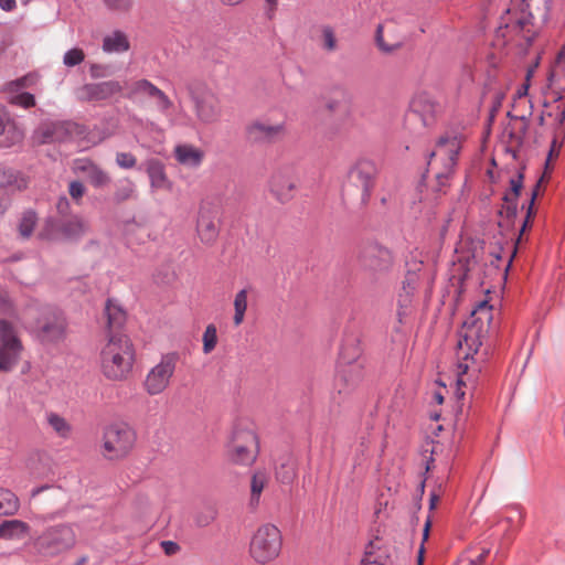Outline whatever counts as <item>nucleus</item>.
Masks as SVG:
<instances>
[{
    "label": "nucleus",
    "mask_w": 565,
    "mask_h": 565,
    "mask_svg": "<svg viewBox=\"0 0 565 565\" xmlns=\"http://www.w3.org/2000/svg\"><path fill=\"white\" fill-rule=\"evenodd\" d=\"M105 313L109 334L100 350V370L108 380L122 381L131 373L135 362L132 342L126 334L117 332L125 323L126 313L110 300L106 303Z\"/></svg>",
    "instance_id": "1"
},
{
    "label": "nucleus",
    "mask_w": 565,
    "mask_h": 565,
    "mask_svg": "<svg viewBox=\"0 0 565 565\" xmlns=\"http://www.w3.org/2000/svg\"><path fill=\"white\" fill-rule=\"evenodd\" d=\"M492 318L491 307L488 301H481L478 307L471 312V317L463 323L458 341L460 354H462V362L459 363V376L457 379V388L455 395L458 399L463 398L465 391L462 386L467 385L463 375L469 371L479 373L481 365L486 361L488 350H481L482 339L488 331V324Z\"/></svg>",
    "instance_id": "2"
},
{
    "label": "nucleus",
    "mask_w": 565,
    "mask_h": 565,
    "mask_svg": "<svg viewBox=\"0 0 565 565\" xmlns=\"http://www.w3.org/2000/svg\"><path fill=\"white\" fill-rule=\"evenodd\" d=\"M460 127H450L437 139L427 160V172L437 181V191H443L449 183L457 159L465 140Z\"/></svg>",
    "instance_id": "3"
},
{
    "label": "nucleus",
    "mask_w": 565,
    "mask_h": 565,
    "mask_svg": "<svg viewBox=\"0 0 565 565\" xmlns=\"http://www.w3.org/2000/svg\"><path fill=\"white\" fill-rule=\"evenodd\" d=\"M126 97L139 106H146L149 100H152L156 109L167 118L172 127L186 124L185 117L172 115V100L148 79H138L131 83L128 86Z\"/></svg>",
    "instance_id": "4"
},
{
    "label": "nucleus",
    "mask_w": 565,
    "mask_h": 565,
    "mask_svg": "<svg viewBox=\"0 0 565 565\" xmlns=\"http://www.w3.org/2000/svg\"><path fill=\"white\" fill-rule=\"evenodd\" d=\"M258 450V439L254 430L242 424L235 425L226 446L227 460L233 465L248 467L255 462Z\"/></svg>",
    "instance_id": "5"
},
{
    "label": "nucleus",
    "mask_w": 565,
    "mask_h": 565,
    "mask_svg": "<svg viewBox=\"0 0 565 565\" xmlns=\"http://www.w3.org/2000/svg\"><path fill=\"white\" fill-rule=\"evenodd\" d=\"M76 543V534L68 524H58L45 529L33 542L40 555L56 556L71 550Z\"/></svg>",
    "instance_id": "6"
},
{
    "label": "nucleus",
    "mask_w": 565,
    "mask_h": 565,
    "mask_svg": "<svg viewBox=\"0 0 565 565\" xmlns=\"http://www.w3.org/2000/svg\"><path fill=\"white\" fill-rule=\"evenodd\" d=\"M282 545L280 530L274 524H264L254 533L249 553L258 564H267L278 557Z\"/></svg>",
    "instance_id": "7"
},
{
    "label": "nucleus",
    "mask_w": 565,
    "mask_h": 565,
    "mask_svg": "<svg viewBox=\"0 0 565 565\" xmlns=\"http://www.w3.org/2000/svg\"><path fill=\"white\" fill-rule=\"evenodd\" d=\"M178 362V353L163 354L159 362L148 371L142 382L143 390L151 396L162 394L170 386Z\"/></svg>",
    "instance_id": "8"
},
{
    "label": "nucleus",
    "mask_w": 565,
    "mask_h": 565,
    "mask_svg": "<svg viewBox=\"0 0 565 565\" xmlns=\"http://www.w3.org/2000/svg\"><path fill=\"white\" fill-rule=\"evenodd\" d=\"M135 439L130 426L125 423L113 424L104 433L103 455L108 459L122 458L131 450Z\"/></svg>",
    "instance_id": "9"
},
{
    "label": "nucleus",
    "mask_w": 565,
    "mask_h": 565,
    "mask_svg": "<svg viewBox=\"0 0 565 565\" xmlns=\"http://www.w3.org/2000/svg\"><path fill=\"white\" fill-rule=\"evenodd\" d=\"M360 350L356 348L352 355L343 347L340 352V363L334 381V390L339 395H348L360 383L363 376L362 364L356 361Z\"/></svg>",
    "instance_id": "10"
},
{
    "label": "nucleus",
    "mask_w": 565,
    "mask_h": 565,
    "mask_svg": "<svg viewBox=\"0 0 565 565\" xmlns=\"http://www.w3.org/2000/svg\"><path fill=\"white\" fill-rule=\"evenodd\" d=\"M22 351L17 328L12 322L0 319V371H11L19 363Z\"/></svg>",
    "instance_id": "11"
},
{
    "label": "nucleus",
    "mask_w": 565,
    "mask_h": 565,
    "mask_svg": "<svg viewBox=\"0 0 565 565\" xmlns=\"http://www.w3.org/2000/svg\"><path fill=\"white\" fill-rule=\"evenodd\" d=\"M35 331L42 342H57L65 331L63 315L53 308H44L35 323Z\"/></svg>",
    "instance_id": "12"
},
{
    "label": "nucleus",
    "mask_w": 565,
    "mask_h": 565,
    "mask_svg": "<svg viewBox=\"0 0 565 565\" xmlns=\"http://www.w3.org/2000/svg\"><path fill=\"white\" fill-rule=\"evenodd\" d=\"M359 260L362 268L373 275L385 274L393 266L392 253L379 244L364 246L360 253Z\"/></svg>",
    "instance_id": "13"
},
{
    "label": "nucleus",
    "mask_w": 565,
    "mask_h": 565,
    "mask_svg": "<svg viewBox=\"0 0 565 565\" xmlns=\"http://www.w3.org/2000/svg\"><path fill=\"white\" fill-rule=\"evenodd\" d=\"M376 172L374 162L365 159L358 161L349 172V181L362 191V203H366L371 196Z\"/></svg>",
    "instance_id": "14"
},
{
    "label": "nucleus",
    "mask_w": 565,
    "mask_h": 565,
    "mask_svg": "<svg viewBox=\"0 0 565 565\" xmlns=\"http://www.w3.org/2000/svg\"><path fill=\"white\" fill-rule=\"evenodd\" d=\"M193 93L192 100L198 119L203 124H213L221 117V107L217 97L206 88H199Z\"/></svg>",
    "instance_id": "15"
},
{
    "label": "nucleus",
    "mask_w": 565,
    "mask_h": 565,
    "mask_svg": "<svg viewBox=\"0 0 565 565\" xmlns=\"http://www.w3.org/2000/svg\"><path fill=\"white\" fill-rule=\"evenodd\" d=\"M411 113L418 116L425 127L434 125L437 116L441 114V104L430 94L419 92L411 100Z\"/></svg>",
    "instance_id": "16"
},
{
    "label": "nucleus",
    "mask_w": 565,
    "mask_h": 565,
    "mask_svg": "<svg viewBox=\"0 0 565 565\" xmlns=\"http://www.w3.org/2000/svg\"><path fill=\"white\" fill-rule=\"evenodd\" d=\"M122 86L117 81L86 84L77 89V98L84 102H102L120 93Z\"/></svg>",
    "instance_id": "17"
},
{
    "label": "nucleus",
    "mask_w": 565,
    "mask_h": 565,
    "mask_svg": "<svg viewBox=\"0 0 565 565\" xmlns=\"http://www.w3.org/2000/svg\"><path fill=\"white\" fill-rule=\"evenodd\" d=\"M297 185L298 180L290 170L275 172L269 181L270 192L282 203L294 198Z\"/></svg>",
    "instance_id": "18"
},
{
    "label": "nucleus",
    "mask_w": 565,
    "mask_h": 565,
    "mask_svg": "<svg viewBox=\"0 0 565 565\" xmlns=\"http://www.w3.org/2000/svg\"><path fill=\"white\" fill-rule=\"evenodd\" d=\"M76 128L72 122H44L35 131L34 138L40 143L63 141Z\"/></svg>",
    "instance_id": "19"
},
{
    "label": "nucleus",
    "mask_w": 565,
    "mask_h": 565,
    "mask_svg": "<svg viewBox=\"0 0 565 565\" xmlns=\"http://www.w3.org/2000/svg\"><path fill=\"white\" fill-rule=\"evenodd\" d=\"M285 125L255 120L246 128V134L254 142H273L284 134Z\"/></svg>",
    "instance_id": "20"
},
{
    "label": "nucleus",
    "mask_w": 565,
    "mask_h": 565,
    "mask_svg": "<svg viewBox=\"0 0 565 565\" xmlns=\"http://www.w3.org/2000/svg\"><path fill=\"white\" fill-rule=\"evenodd\" d=\"M547 81L553 99L557 102L565 98V43Z\"/></svg>",
    "instance_id": "21"
},
{
    "label": "nucleus",
    "mask_w": 565,
    "mask_h": 565,
    "mask_svg": "<svg viewBox=\"0 0 565 565\" xmlns=\"http://www.w3.org/2000/svg\"><path fill=\"white\" fill-rule=\"evenodd\" d=\"M74 170L83 173L95 188H103L110 181L109 175L88 159H78L74 163Z\"/></svg>",
    "instance_id": "22"
},
{
    "label": "nucleus",
    "mask_w": 565,
    "mask_h": 565,
    "mask_svg": "<svg viewBox=\"0 0 565 565\" xmlns=\"http://www.w3.org/2000/svg\"><path fill=\"white\" fill-rule=\"evenodd\" d=\"M196 231L200 239L204 244H212L216 239L218 235V227L215 222V216L210 209L200 210Z\"/></svg>",
    "instance_id": "23"
},
{
    "label": "nucleus",
    "mask_w": 565,
    "mask_h": 565,
    "mask_svg": "<svg viewBox=\"0 0 565 565\" xmlns=\"http://www.w3.org/2000/svg\"><path fill=\"white\" fill-rule=\"evenodd\" d=\"M175 160L188 168H198L201 166L204 152L189 143L178 145L174 148Z\"/></svg>",
    "instance_id": "24"
},
{
    "label": "nucleus",
    "mask_w": 565,
    "mask_h": 565,
    "mask_svg": "<svg viewBox=\"0 0 565 565\" xmlns=\"http://www.w3.org/2000/svg\"><path fill=\"white\" fill-rule=\"evenodd\" d=\"M523 186V174L519 173L515 178L510 180V193L503 196L504 204L500 211L501 215L513 217L518 212V198Z\"/></svg>",
    "instance_id": "25"
},
{
    "label": "nucleus",
    "mask_w": 565,
    "mask_h": 565,
    "mask_svg": "<svg viewBox=\"0 0 565 565\" xmlns=\"http://www.w3.org/2000/svg\"><path fill=\"white\" fill-rule=\"evenodd\" d=\"M146 170L150 179V185L156 190H170L171 182L169 181L164 166L157 159H150L146 163Z\"/></svg>",
    "instance_id": "26"
},
{
    "label": "nucleus",
    "mask_w": 565,
    "mask_h": 565,
    "mask_svg": "<svg viewBox=\"0 0 565 565\" xmlns=\"http://www.w3.org/2000/svg\"><path fill=\"white\" fill-rule=\"evenodd\" d=\"M29 180L20 171L0 167V188L10 191H22L28 188Z\"/></svg>",
    "instance_id": "27"
},
{
    "label": "nucleus",
    "mask_w": 565,
    "mask_h": 565,
    "mask_svg": "<svg viewBox=\"0 0 565 565\" xmlns=\"http://www.w3.org/2000/svg\"><path fill=\"white\" fill-rule=\"evenodd\" d=\"M30 526L28 523L12 519L0 523V539L2 540H21L29 534Z\"/></svg>",
    "instance_id": "28"
},
{
    "label": "nucleus",
    "mask_w": 565,
    "mask_h": 565,
    "mask_svg": "<svg viewBox=\"0 0 565 565\" xmlns=\"http://www.w3.org/2000/svg\"><path fill=\"white\" fill-rule=\"evenodd\" d=\"M296 460L291 455H285L276 467V478L279 482L289 484L296 478Z\"/></svg>",
    "instance_id": "29"
},
{
    "label": "nucleus",
    "mask_w": 565,
    "mask_h": 565,
    "mask_svg": "<svg viewBox=\"0 0 565 565\" xmlns=\"http://www.w3.org/2000/svg\"><path fill=\"white\" fill-rule=\"evenodd\" d=\"M45 419L47 425L60 438L68 439L72 436V425L60 414L47 412L45 414Z\"/></svg>",
    "instance_id": "30"
},
{
    "label": "nucleus",
    "mask_w": 565,
    "mask_h": 565,
    "mask_svg": "<svg viewBox=\"0 0 565 565\" xmlns=\"http://www.w3.org/2000/svg\"><path fill=\"white\" fill-rule=\"evenodd\" d=\"M88 230V223L79 216H74L62 225V233L70 239L81 238Z\"/></svg>",
    "instance_id": "31"
},
{
    "label": "nucleus",
    "mask_w": 565,
    "mask_h": 565,
    "mask_svg": "<svg viewBox=\"0 0 565 565\" xmlns=\"http://www.w3.org/2000/svg\"><path fill=\"white\" fill-rule=\"evenodd\" d=\"M234 306V316L233 323L238 327L243 323L245 319V313L248 306V290L246 288L239 290L233 301Z\"/></svg>",
    "instance_id": "32"
},
{
    "label": "nucleus",
    "mask_w": 565,
    "mask_h": 565,
    "mask_svg": "<svg viewBox=\"0 0 565 565\" xmlns=\"http://www.w3.org/2000/svg\"><path fill=\"white\" fill-rule=\"evenodd\" d=\"M18 510V497L13 492L0 488V515H13Z\"/></svg>",
    "instance_id": "33"
},
{
    "label": "nucleus",
    "mask_w": 565,
    "mask_h": 565,
    "mask_svg": "<svg viewBox=\"0 0 565 565\" xmlns=\"http://www.w3.org/2000/svg\"><path fill=\"white\" fill-rule=\"evenodd\" d=\"M267 483L266 473L257 471L253 475L250 481V504L257 505L259 502L260 494Z\"/></svg>",
    "instance_id": "34"
},
{
    "label": "nucleus",
    "mask_w": 565,
    "mask_h": 565,
    "mask_svg": "<svg viewBox=\"0 0 565 565\" xmlns=\"http://www.w3.org/2000/svg\"><path fill=\"white\" fill-rule=\"evenodd\" d=\"M376 47L385 55H394L404 43L396 38H375Z\"/></svg>",
    "instance_id": "35"
},
{
    "label": "nucleus",
    "mask_w": 565,
    "mask_h": 565,
    "mask_svg": "<svg viewBox=\"0 0 565 565\" xmlns=\"http://www.w3.org/2000/svg\"><path fill=\"white\" fill-rule=\"evenodd\" d=\"M38 222L36 213L33 210L23 212L19 224V232L21 236L28 238L33 233L34 226Z\"/></svg>",
    "instance_id": "36"
},
{
    "label": "nucleus",
    "mask_w": 565,
    "mask_h": 565,
    "mask_svg": "<svg viewBox=\"0 0 565 565\" xmlns=\"http://www.w3.org/2000/svg\"><path fill=\"white\" fill-rule=\"evenodd\" d=\"M416 286H417L416 275L407 273V276H406L405 280L403 281V287H402L403 292L399 295L401 306L406 307L409 303L411 298L414 295V291L416 289Z\"/></svg>",
    "instance_id": "37"
},
{
    "label": "nucleus",
    "mask_w": 565,
    "mask_h": 565,
    "mask_svg": "<svg viewBox=\"0 0 565 565\" xmlns=\"http://www.w3.org/2000/svg\"><path fill=\"white\" fill-rule=\"evenodd\" d=\"M104 51L108 53H120L129 49L127 38H104Z\"/></svg>",
    "instance_id": "38"
},
{
    "label": "nucleus",
    "mask_w": 565,
    "mask_h": 565,
    "mask_svg": "<svg viewBox=\"0 0 565 565\" xmlns=\"http://www.w3.org/2000/svg\"><path fill=\"white\" fill-rule=\"evenodd\" d=\"M202 341H203V352L205 354L211 353L215 349L216 343H217V330L214 324L211 323L205 328L203 337H202Z\"/></svg>",
    "instance_id": "39"
},
{
    "label": "nucleus",
    "mask_w": 565,
    "mask_h": 565,
    "mask_svg": "<svg viewBox=\"0 0 565 565\" xmlns=\"http://www.w3.org/2000/svg\"><path fill=\"white\" fill-rule=\"evenodd\" d=\"M135 183L128 179L120 181L116 192L115 199L117 201H126L132 196L135 193Z\"/></svg>",
    "instance_id": "40"
},
{
    "label": "nucleus",
    "mask_w": 565,
    "mask_h": 565,
    "mask_svg": "<svg viewBox=\"0 0 565 565\" xmlns=\"http://www.w3.org/2000/svg\"><path fill=\"white\" fill-rule=\"evenodd\" d=\"M423 264L424 260L422 258V253L417 249L411 252L409 256L406 258L407 273L416 275V273L420 270Z\"/></svg>",
    "instance_id": "41"
},
{
    "label": "nucleus",
    "mask_w": 565,
    "mask_h": 565,
    "mask_svg": "<svg viewBox=\"0 0 565 565\" xmlns=\"http://www.w3.org/2000/svg\"><path fill=\"white\" fill-rule=\"evenodd\" d=\"M0 313L15 317L14 303L11 300L9 294L3 289H0Z\"/></svg>",
    "instance_id": "42"
},
{
    "label": "nucleus",
    "mask_w": 565,
    "mask_h": 565,
    "mask_svg": "<svg viewBox=\"0 0 565 565\" xmlns=\"http://www.w3.org/2000/svg\"><path fill=\"white\" fill-rule=\"evenodd\" d=\"M107 9L116 12H127L131 9L134 0H103Z\"/></svg>",
    "instance_id": "43"
},
{
    "label": "nucleus",
    "mask_w": 565,
    "mask_h": 565,
    "mask_svg": "<svg viewBox=\"0 0 565 565\" xmlns=\"http://www.w3.org/2000/svg\"><path fill=\"white\" fill-rule=\"evenodd\" d=\"M10 103L13 105L21 106L23 108H29L34 106L35 100L34 96L30 93H21L10 97Z\"/></svg>",
    "instance_id": "44"
},
{
    "label": "nucleus",
    "mask_w": 565,
    "mask_h": 565,
    "mask_svg": "<svg viewBox=\"0 0 565 565\" xmlns=\"http://www.w3.org/2000/svg\"><path fill=\"white\" fill-rule=\"evenodd\" d=\"M84 60V53L79 49L68 50L64 54L63 62L66 66H75Z\"/></svg>",
    "instance_id": "45"
},
{
    "label": "nucleus",
    "mask_w": 565,
    "mask_h": 565,
    "mask_svg": "<svg viewBox=\"0 0 565 565\" xmlns=\"http://www.w3.org/2000/svg\"><path fill=\"white\" fill-rule=\"evenodd\" d=\"M116 162L120 168L131 169L136 166V158L129 152H118L116 154Z\"/></svg>",
    "instance_id": "46"
},
{
    "label": "nucleus",
    "mask_w": 565,
    "mask_h": 565,
    "mask_svg": "<svg viewBox=\"0 0 565 565\" xmlns=\"http://www.w3.org/2000/svg\"><path fill=\"white\" fill-rule=\"evenodd\" d=\"M38 75L36 74H28L19 79H17L15 82H12L11 83V87H15L17 89L21 88V87H29V86H32V85H35L38 83Z\"/></svg>",
    "instance_id": "47"
},
{
    "label": "nucleus",
    "mask_w": 565,
    "mask_h": 565,
    "mask_svg": "<svg viewBox=\"0 0 565 565\" xmlns=\"http://www.w3.org/2000/svg\"><path fill=\"white\" fill-rule=\"evenodd\" d=\"M89 73H90V76L94 78L105 77V76H109L113 74L110 67L104 66V65H98V64L92 65Z\"/></svg>",
    "instance_id": "48"
},
{
    "label": "nucleus",
    "mask_w": 565,
    "mask_h": 565,
    "mask_svg": "<svg viewBox=\"0 0 565 565\" xmlns=\"http://www.w3.org/2000/svg\"><path fill=\"white\" fill-rule=\"evenodd\" d=\"M68 192L73 199L78 200L83 196V194L85 192V188L82 182L72 181L70 183Z\"/></svg>",
    "instance_id": "49"
},
{
    "label": "nucleus",
    "mask_w": 565,
    "mask_h": 565,
    "mask_svg": "<svg viewBox=\"0 0 565 565\" xmlns=\"http://www.w3.org/2000/svg\"><path fill=\"white\" fill-rule=\"evenodd\" d=\"M441 493H443L441 484H439L436 489H434L430 492V495H429V510L436 509V507H437V504L439 502Z\"/></svg>",
    "instance_id": "50"
},
{
    "label": "nucleus",
    "mask_w": 565,
    "mask_h": 565,
    "mask_svg": "<svg viewBox=\"0 0 565 565\" xmlns=\"http://www.w3.org/2000/svg\"><path fill=\"white\" fill-rule=\"evenodd\" d=\"M542 180H543V177L536 182L535 189L540 188ZM536 195H537L536 190H533L532 195H531V201H530L526 218L530 217V214L532 212V206H533V203H534V200H535ZM526 225H527V220L524 221V223L522 225V228H521V232H523L525 230Z\"/></svg>",
    "instance_id": "51"
},
{
    "label": "nucleus",
    "mask_w": 565,
    "mask_h": 565,
    "mask_svg": "<svg viewBox=\"0 0 565 565\" xmlns=\"http://www.w3.org/2000/svg\"><path fill=\"white\" fill-rule=\"evenodd\" d=\"M161 546L167 555H172L179 550V545L172 541H163Z\"/></svg>",
    "instance_id": "52"
},
{
    "label": "nucleus",
    "mask_w": 565,
    "mask_h": 565,
    "mask_svg": "<svg viewBox=\"0 0 565 565\" xmlns=\"http://www.w3.org/2000/svg\"><path fill=\"white\" fill-rule=\"evenodd\" d=\"M530 19H532V13L531 12H525V9L522 8L521 10V17L518 18L516 20V24L521 28H524L529 22H530Z\"/></svg>",
    "instance_id": "53"
},
{
    "label": "nucleus",
    "mask_w": 565,
    "mask_h": 565,
    "mask_svg": "<svg viewBox=\"0 0 565 565\" xmlns=\"http://www.w3.org/2000/svg\"><path fill=\"white\" fill-rule=\"evenodd\" d=\"M531 74H532V71H529L527 74H526V82L518 89L516 96L519 98L527 95V90H529V87H530L529 79L531 77Z\"/></svg>",
    "instance_id": "54"
},
{
    "label": "nucleus",
    "mask_w": 565,
    "mask_h": 565,
    "mask_svg": "<svg viewBox=\"0 0 565 565\" xmlns=\"http://www.w3.org/2000/svg\"><path fill=\"white\" fill-rule=\"evenodd\" d=\"M490 553L489 548H484L480 555H478L476 558L469 561V565H481L483 564L486 557Z\"/></svg>",
    "instance_id": "55"
},
{
    "label": "nucleus",
    "mask_w": 565,
    "mask_h": 565,
    "mask_svg": "<svg viewBox=\"0 0 565 565\" xmlns=\"http://www.w3.org/2000/svg\"><path fill=\"white\" fill-rule=\"evenodd\" d=\"M68 200L65 196H63L58 199L56 207L61 214H66L68 211Z\"/></svg>",
    "instance_id": "56"
},
{
    "label": "nucleus",
    "mask_w": 565,
    "mask_h": 565,
    "mask_svg": "<svg viewBox=\"0 0 565 565\" xmlns=\"http://www.w3.org/2000/svg\"><path fill=\"white\" fill-rule=\"evenodd\" d=\"M8 120V113L6 111L4 107L0 106V135L4 131Z\"/></svg>",
    "instance_id": "57"
},
{
    "label": "nucleus",
    "mask_w": 565,
    "mask_h": 565,
    "mask_svg": "<svg viewBox=\"0 0 565 565\" xmlns=\"http://www.w3.org/2000/svg\"><path fill=\"white\" fill-rule=\"evenodd\" d=\"M0 8L4 11H12L15 8V0H0Z\"/></svg>",
    "instance_id": "58"
},
{
    "label": "nucleus",
    "mask_w": 565,
    "mask_h": 565,
    "mask_svg": "<svg viewBox=\"0 0 565 565\" xmlns=\"http://www.w3.org/2000/svg\"><path fill=\"white\" fill-rule=\"evenodd\" d=\"M215 518V513L212 512L210 516H198L196 519V523L200 525V526H206L211 523L212 520H214Z\"/></svg>",
    "instance_id": "59"
},
{
    "label": "nucleus",
    "mask_w": 565,
    "mask_h": 565,
    "mask_svg": "<svg viewBox=\"0 0 565 565\" xmlns=\"http://www.w3.org/2000/svg\"><path fill=\"white\" fill-rule=\"evenodd\" d=\"M340 105V102L337 100V99H329L327 103H326V108L327 110H329L330 113H334L337 110V108L339 107Z\"/></svg>",
    "instance_id": "60"
},
{
    "label": "nucleus",
    "mask_w": 565,
    "mask_h": 565,
    "mask_svg": "<svg viewBox=\"0 0 565 565\" xmlns=\"http://www.w3.org/2000/svg\"><path fill=\"white\" fill-rule=\"evenodd\" d=\"M323 47L332 51L335 47V38H324Z\"/></svg>",
    "instance_id": "61"
},
{
    "label": "nucleus",
    "mask_w": 565,
    "mask_h": 565,
    "mask_svg": "<svg viewBox=\"0 0 565 565\" xmlns=\"http://www.w3.org/2000/svg\"><path fill=\"white\" fill-rule=\"evenodd\" d=\"M110 135H111V132H109V131H103V132H99V134H98L97 138L92 137V140H93L94 142H100V141H103L104 139L108 138Z\"/></svg>",
    "instance_id": "62"
},
{
    "label": "nucleus",
    "mask_w": 565,
    "mask_h": 565,
    "mask_svg": "<svg viewBox=\"0 0 565 565\" xmlns=\"http://www.w3.org/2000/svg\"><path fill=\"white\" fill-rule=\"evenodd\" d=\"M430 525H431V521H430V519H427V521L425 522V525H424V530H423V540L424 541H426L428 539Z\"/></svg>",
    "instance_id": "63"
},
{
    "label": "nucleus",
    "mask_w": 565,
    "mask_h": 565,
    "mask_svg": "<svg viewBox=\"0 0 565 565\" xmlns=\"http://www.w3.org/2000/svg\"><path fill=\"white\" fill-rule=\"evenodd\" d=\"M424 561V546L422 545L418 551L417 565H423Z\"/></svg>",
    "instance_id": "64"
}]
</instances>
